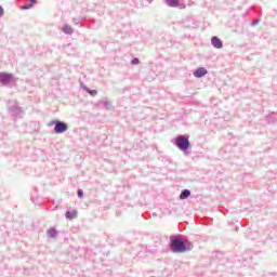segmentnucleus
I'll return each instance as SVG.
<instances>
[{
	"label": "nucleus",
	"mask_w": 277,
	"mask_h": 277,
	"mask_svg": "<svg viewBox=\"0 0 277 277\" xmlns=\"http://www.w3.org/2000/svg\"><path fill=\"white\" fill-rule=\"evenodd\" d=\"M171 250L177 254H183V252H189L194 250V245L189 241H183L180 236H172L171 238Z\"/></svg>",
	"instance_id": "obj_1"
},
{
	"label": "nucleus",
	"mask_w": 277,
	"mask_h": 277,
	"mask_svg": "<svg viewBox=\"0 0 277 277\" xmlns=\"http://www.w3.org/2000/svg\"><path fill=\"white\" fill-rule=\"evenodd\" d=\"M53 124L55 126L54 127L55 133H64L68 131V126L65 122L53 120L49 123V127H53Z\"/></svg>",
	"instance_id": "obj_2"
},
{
	"label": "nucleus",
	"mask_w": 277,
	"mask_h": 277,
	"mask_svg": "<svg viewBox=\"0 0 277 277\" xmlns=\"http://www.w3.org/2000/svg\"><path fill=\"white\" fill-rule=\"evenodd\" d=\"M175 144L180 150H187V148H189V140L185 136L177 137Z\"/></svg>",
	"instance_id": "obj_3"
},
{
	"label": "nucleus",
	"mask_w": 277,
	"mask_h": 277,
	"mask_svg": "<svg viewBox=\"0 0 277 277\" xmlns=\"http://www.w3.org/2000/svg\"><path fill=\"white\" fill-rule=\"evenodd\" d=\"M0 81H1V83H10V81H12V74L1 72Z\"/></svg>",
	"instance_id": "obj_4"
},
{
	"label": "nucleus",
	"mask_w": 277,
	"mask_h": 277,
	"mask_svg": "<svg viewBox=\"0 0 277 277\" xmlns=\"http://www.w3.org/2000/svg\"><path fill=\"white\" fill-rule=\"evenodd\" d=\"M211 43L214 47V49H222V47H223V43H222L221 39L217 38V37H212L211 38Z\"/></svg>",
	"instance_id": "obj_5"
},
{
	"label": "nucleus",
	"mask_w": 277,
	"mask_h": 277,
	"mask_svg": "<svg viewBox=\"0 0 277 277\" xmlns=\"http://www.w3.org/2000/svg\"><path fill=\"white\" fill-rule=\"evenodd\" d=\"M207 75V69L205 67H199L194 71V76L200 79V77H205Z\"/></svg>",
	"instance_id": "obj_6"
},
{
	"label": "nucleus",
	"mask_w": 277,
	"mask_h": 277,
	"mask_svg": "<svg viewBox=\"0 0 277 277\" xmlns=\"http://www.w3.org/2000/svg\"><path fill=\"white\" fill-rule=\"evenodd\" d=\"M77 210H72V211H67L65 216L67 217V220H75V217H77Z\"/></svg>",
	"instance_id": "obj_7"
},
{
	"label": "nucleus",
	"mask_w": 277,
	"mask_h": 277,
	"mask_svg": "<svg viewBox=\"0 0 277 277\" xmlns=\"http://www.w3.org/2000/svg\"><path fill=\"white\" fill-rule=\"evenodd\" d=\"M189 196H192V192H189L188 189H184L181 193L180 198L181 200H185L186 198H189Z\"/></svg>",
	"instance_id": "obj_8"
},
{
	"label": "nucleus",
	"mask_w": 277,
	"mask_h": 277,
	"mask_svg": "<svg viewBox=\"0 0 277 277\" xmlns=\"http://www.w3.org/2000/svg\"><path fill=\"white\" fill-rule=\"evenodd\" d=\"M171 8H179V0H166Z\"/></svg>",
	"instance_id": "obj_9"
},
{
	"label": "nucleus",
	"mask_w": 277,
	"mask_h": 277,
	"mask_svg": "<svg viewBox=\"0 0 277 277\" xmlns=\"http://www.w3.org/2000/svg\"><path fill=\"white\" fill-rule=\"evenodd\" d=\"M63 31L64 34H72V28L70 26H65Z\"/></svg>",
	"instance_id": "obj_10"
},
{
	"label": "nucleus",
	"mask_w": 277,
	"mask_h": 277,
	"mask_svg": "<svg viewBox=\"0 0 277 277\" xmlns=\"http://www.w3.org/2000/svg\"><path fill=\"white\" fill-rule=\"evenodd\" d=\"M48 234L50 237H57V232H55V229H50Z\"/></svg>",
	"instance_id": "obj_11"
},
{
	"label": "nucleus",
	"mask_w": 277,
	"mask_h": 277,
	"mask_svg": "<svg viewBox=\"0 0 277 277\" xmlns=\"http://www.w3.org/2000/svg\"><path fill=\"white\" fill-rule=\"evenodd\" d=\"M89 94H91V96H96V94H98V91L96 90H88Z\"/></svg>",
	"instance_id": "obj_12"
},
{
	"label": "nucleus",
	"mask_w": 277,
	"mask_h": 277,
	"mask_svg": "<svg viewBox=\"0 0 277 277\" xmlns=\"http://www.w3.org/2000/svg\"><path fill=\"white\" fill-rule=\"evenodd\" d=\"M31 8H34V4H32V3L24 5V6H23V10H29V9H31Z\"/></svg>",
	"instance_id": "obj_13"
},
{
	"label": "nucleus",
	"mask_w": 277,
	"mask_h": 277,
	"mask_svg": "<svg viewBox=\"0 0 277 277\" xmlns=\"http://www.w3.org/2000/svg\"><path fill=\"white\" fill-rule=\"evenodd\" d=\"M132 64H133V65L140 64V58H133V60H132Z\"/></svg>",
	"instance_id": "obj_14"
},
{
	"label": "nucleus",
	"mask_w": 277,
	"mask_h": 277,
	"mask_svg": "<svg viewBox=\"0 0 277 277\" xmlns=\"http://www.w3.org/2000/svg\"><path fill=\"white\" fill-rule=\"evenodd\" d=\"M78 198H83V190L78 189Z\"/></svg>",
	"instance_id": "obj_15"
},
{
	"label": "nucleus",
	"mask_w": 277,
	"mask_h": 277,
	"mask_svg": "<svg viewBox=\"0 0 277 277\" xmlns=\"http://www.w3.org/2000/svg\"><path fill=\"white\" fill-rule=\"evenodd\" d=\"M3 14H4V11H3L2 6H0V17L3 16Z\"/></svg>",
	"instance_id": "obj_16"
},
{
	"label": "nucleus",
	"mask_w": 277,
	"mask_h": 277,
	"mask_svg": "<svg viewBox=\"0 0 277 277\" xmlns=\"http://www.w3.org/2000/svg\"><path fill=\"white\" fill-rule=\"evenodd\" d=\"M31 1V3H36V0H30Z\"/></svg>",
	"instance_id": "obj_17"
}]
</instances>
